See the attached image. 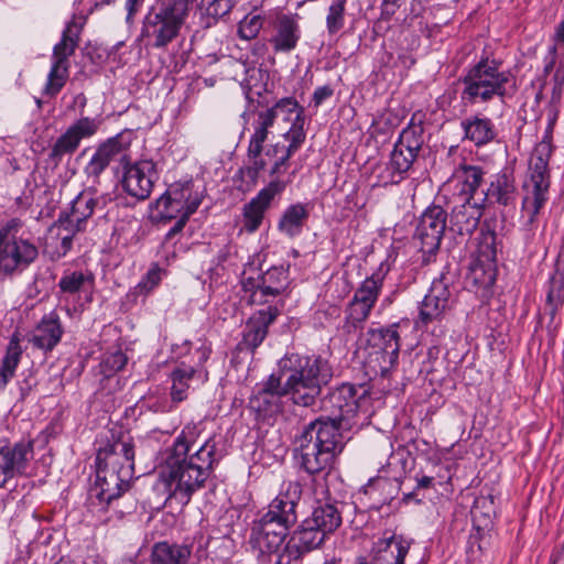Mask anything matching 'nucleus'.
<instances>
[{"instance_id":"nucleus-3","label":"nucleus","mask_w":564,"mask_h":564,"mask_svg":"<svg viewBox=\"0 0 564 564\" xmlns=\"http://www.w3.org/2000/svg\"><path fill=\"white\" fill-rule=\"evenodd\" d=\"M552 154V145L547 141H541L533 150L528 178L523 182L522 215L523 227L532 230L540 210L549 199L550 171L549 160Z\"/></svg>"},{"instance_id":"nucleus-56","label":"nucleus","mask_w":564,"mask_h":564,"mask_svg":"<svg viewBox=\"0 0 564 564\" xmlns=\"http://www.w3.org/2000/svg\"><path fill=\"white\" fill-rule=\"evenodd\" d=\"M262 24L263 22L260 15L246 17L239 23L238 34L243 40H252L259 34Z\"/></svg>"},{"instance_id":"nucleus-6","label":"nucleus","mask_w":564,"mask_h":564,"mask_svg":"<svg viewBox=\"0 0 564 564\" xmlns=\"http://www.w3.org/2000/svg\"><path fill=\"white\" fill-rule=\"evenodd\" d=\"M21 227V220L13 218L0 229V275L22 273L39 257L37 247L18 235Z\"/></svg>"},{"instance_id":"nucleus-11","label":"nucleus","mask_w":564,"mask_h":564,"mask_svg":"<svg viewBox=\"0 0 564 564\" xmlns=\"http://www.w3.org/2000/svg\"><path fill=\"white\" fill-rule=\"evenodd\" d=\"M97 481L91 495H95L99 502L110 506L130 488L133 473L130 471L128 464L123 468H113L104 464H97Z\"/></svg>"},{"instance_id":"nucleus-23","label":"nucleus","mask_w":564,"mask_h":564,"mask_svg":"<svg viewBox=\"0 0 564 564\" xmlns=\"http://www.w3.org/2000/svg\"><path fill=\"white\" fill-rule=\"evenodd\" d=\"M279 315V310L268 306L252 315L246 324L243 337L239 344L240 349L254 350L265 338L268 327Z\"/></svg>"},{"instance_id":"nucleus-45","label":"nucleus","mask_w":564,"mask_h":564,"mask_svg":"<svg viewBox=\"0 0 564 564\" xmlns=\"http://www.w3.org/2000/svg\"><path fill=\"white\" fill-rule=\"evenodd\" d=\"M61 229L62 242L59 248H56V258L64 257L73 246V238L79 231L84 230V226L77 225L75 221H70V218L64 213H61L58 219L54 223Z\"/></svg>"},{"instance_id":"nucleus-53","label":"nucleus","mask_w":564,"mask_h":564,"mask_svg":"<svg viewBox=\"0 0 564 564\" xmlns=\"http://www.w3.org/2000/svg\"><path fill=\"white\" fill-rule=\"evenodd\" d=\"M345 21V0L334 1L326 17L327 30L330 34L337 33L343 26Z\"/></svg>"},{"instance_id":"nucleus-16","label":"nucleus","mask_w":564,"mask_h":564,"mask_svg":"<svg viewBox=\"0 0 564 564\" xmlns=\"http://www.w3.org/2000/svg\"><path fill=\"white\" fill-rule=\"evenodd\" d=\"M127 148L128 145L122 141L120 134L100 143L84 167L87 180L94 184H99L100 175L111 162L118 160L122 165V162L126 161Z\"/></svg>"},{"instance_id":"nucleus-52","label":"nucleus","mask_w":564,"mask_h":564,"mask_svg":"<svg viewBox=\"0 0 564 564\" xmlns=\"http://www.w3.org/2000/svg\"><path fill=\"white\" fill-rule=\"evenodd\" d=\"M451 284V276L447 273H442L440 278L433 280L429 294H431L432 299H436L449 307L452 297Z\"/></svg>"},{"instance_id":"nucleus-60","label":"nucleus","mask_w":564,"mask_h":564,"mask_svg":"<svg viewBox=\"0 0 564 564\" xmlns=\"http://www.w3.org/2000/svg\"><path fill=\"white\" fill-rule=\"evenodd\" d=\"M62 242L61 229L58 226L53 224L48 228L47 237H46V247L52 249V256L56 258V248H59Z\"/></svg>"},{"instance_id":"nucleus-40","label":"nucleus","mask_w":564,"mask_h":564,"mask_svg":"<svg viewBox=\"0 0 564 564\" xmlns=\"http://www.w3.org/2000/svg\"><path fill=\"white\" fill-rule=\"evenodd\" d=\"M283 138L289 142V144L283 145L275 143L268 149L267 155L271 156L281 153L280 159H283V161L289 163L290 159L304 143L306 133L304 129L301 128V124L297 123L293 129H288L283 132Z\"/></svg>"},{"instance_id":"nucleus-48","label":"nucleus","mask_w":564,"mask_h":564,"mask_svg":"<svg viewBox=\"0 0 564 564\" xmlns=\"http://www.w3.org/2000/svg\"><path fill=\"white\" fill-rule=\"evenodd\" d=\"M373 307L361 303L355 299L348 304L345 317V327L350 332L361 328L364 323L368 319L370 312Z\"/></svg>"},{"instance_id":"nucleus-32","label":"nucleus","mask_w":564,"mask_h":564,"mask_svg":"<svg viewBox=\"0 0 564 564\" xmlns=\"http://www.w3.org/2000/svg\"><path fill=\"white\" fill-rule=\"evenodd\" d=\"M300 37L299 23L289 15H282L278 19L270 43L276 53H290L296 47Z\"/></svg>"},{"instance_id":"nucleus-28","label":"nucleus","mask_w":564,"mask_h":564,"mask_svg":"<svg viewBox=\"0 0 564 564\" xmlns=\"http://www.w3.org/2000/svg\"><path fill=\"white\" fill-rule=\"evenodd\" d=\"M564 304V253L557 256L554 272L547 282L545 314L550 317V325L554 324L557 312Z\"/></svg>"},{"instance_id":"nucleus-47","label":"nucleus","mask_w":564,"mask_h":564,"mask_svg":"<svg viewBox=\"0 0 564 564\" xmlns=\"http://www.w3.org/2000/svg\"><path fill=\"white\" fill-rule=\"evenodd\" d=\"M423 132L422 126H410L402 130L394 145L417 155L424 143Z\"/></svg>"},{"instance_id":"nucleus-44","label":"nucleus","mask_w":564,"mask_h":564,"mask_svg":"<svg viewBox=\"0 0 564 564\" xmlns=\"http://www.w3.org/2000/svg\"><path fill=\"white\" fill-rule=\"evenodd\" d=\"M95 207L96 199L84 192L76 196L72 202L70 210L64 212V214L70 218V221L85 227L86 220L93 215Z\"/></svg>"},{"instance_id":"nucleus-35","label":"nucleus","mask_w":564,"mask_h":564,"mask_svg":"<svg viewBox=\"0 0 564 564\" xmlns=\"http://www.w3.org/2000/svg\"><path fill=\"white\" fill-rule=\"evenodd\" d=\"M310 212L306 204H292L281 215L278 229L289 238L299 236L308 219Z\"/></svg>"},{"instance_id":"nucleus-29","label":"nucleus","mask_w":564,"mask_h":564,"mask_svg":"<svg viewBox=\"0 0 564 564\" xmlns=\"http://www.w3.org/2000/svg\"><path fill=\"white\" fill-rule=\"evenodd\" d=\"M517 195L518 191L513 173L505 169L494 176L482 198L502 206H509L514 204Z\"/></svg>"},{"instance_id":"nucleus-36","label":"nucleus","mask_w":564,"mask_h":564,"mask_svg":"<svg viewBox=\"0 0 564 564\" xmlns=\"http://www.w3.org/2000/svg\"><path fill=\"white\" fill-rule=\"evenodd\" d=\"M308 524H313L319 529L325 535L334 533L341 524V511L335 503L326 502L313 509L312 514L307 518Z\"/></svg>"},{"instance_id":"nucleus-37","label":"nucleus","mask_w":564,"mask_h":564,"mask_svg":"<svg viewBox=\"0 0 564 564\" xmlns=\"http://www.w3.org/2000/svg\"><path fill=\"white\" fill-rule=\"evenodd\" d=\"M416 154L406 152L394 145L391 152L390 163L387 166V175H381L383 185L398 184L403 180L404 173H406L412 166Z\"/></svg>"},{"instance_id":"nucleus-30","label":"nucleus","mask_w":564,"mask_h":564,"mask_svg":"<svg viewBox=\"0 0 564 564\" xmlns=\"http://www.w3.org/2000/svg\"><path fill=\"white\" fill-rule=\"evenodd\" d=\"M268 110L278 123V132L283 134V132L288 129H293L297 123L304 129V110L294 98H282L273 106L268 107Z\"/></svg>"},{"instance_id":"nucleus-41","label":"nucleus","mask_w":564,"mask_h":564,"mask_svg":"<svg viewBox=\"0 0 564 564\" xmlns=\"http://www.w3.org/2000/svg\"><path fill=\"white\" fill-rule=\"evenodd\" d=\"M291 538L302 547L303 551L308 553L321 546L327 535L321 532L315 525L311 523L308 524V519L306 518L292 533Z\"/></svg>"},{"instance_id":"nucleus-59","label":"nucleus","mask_w":564,"mask_h":564,"mask_svg":"<svg viewBox=\"0 0 564 564\" xmlns=\"http://www.w3.org/2000/svg\"><path fill=\"white\" fill-rule=\"evenodd\" d=\"M162 270L154 264L139 283V286L145 291L153 290L161 281Z\"/></svg>"},{"instance_id":"nucleus-19","label":"nucleus","mask_w":564,"mask_h":564,"mask_svg":"<svg viewBox=\"0 0 564 564\" xmlns=\"http://www.w3.org/2000/svg\"><path fill=\"white\" fill-rule=\"evenodd\" d=\"M484 172L476 165H459L444 185V191L452 192V200H478L476 192L482 182Z\"/></svg>"},{"instance_id":"nucleus-51","label":"nucleus","mask_w":564,"mask_h":564,"mask_svg":"<svg viewBox=\"0 0 564 564\" xmlns=\"http://www.w3.org/2000/svg\"><path fill=\"white\" fill-rule=\"evenodd\" d=\"M193 193V183H175L169 187V189L160 196V204L169 203L170 199L175 203L176 206H184L186 199L189 198V194Z\"/></svg>"},{"instance_id":"nucleus-42","label":"nucleus","mask_w":564,"mask_h":564,"mask_svg":"<svg viewBox=\"0 0 564 564\" xmlns=\"http://www.w3.org/2000/svg\"><path fill=\"white\" fill-rule=\"evenodd\" d=\"M22 349L17 339H11L7 352L0 366V392L4 390L9 381L14 377L20 362Z\"/></svg>"},{"instance_id":"nucleus-49","label":"nucleus","mask_w":564,"mask_h":564,"mask_svg":"<svg viewBox=\"0 0 564 564\" xmlns=\"http://www.w3.org/2000/svg\"><path fill=\"white\" fill-rule=\"evenodd\" d=\"M448 308L449 307L443 302L432 299L431 294L427 293L422 301L417 323L425 326L429 323L441 318Z\"/></svg>"},{"instance_id":"nucleus-5","label":"nucleus","mask_w":564,"mask_h":564,"mask_svg":"<svg viewBox=\"0 0 564 564\" xmlns=\"http://www.w3.org/2000/svg\"><path fill=\"white\" fill-rule=\"evenodd\" d=\"M188 10L189 0L158 2L143 20L142 36L150 40L154 48L166 47L177 37Z\"/></svg>"},{"instance_id":"nucleus-14","label":"nucleus","mask_w":564,"mask_h":564,"mask_svg":"<svg viewBox=\"0 0 564 564\" xmlns=\"http://www.w3.org/2000/svg\"><path fill=\"white\" fill-rule=\"evenodd\" d=\"M447 214L441 206L427 208L420 217L414 237L420 240L421 250L432 254L438 250L446 229Z\"/></svg>"},{"instance_id":"nucleus-61","label":"nucleus","mask_w":564,"mask_h":564,"mask_svg":"<svg viewBox=\"0 0 564 564\" xmlns=\"http://www.w3.org/2000/svg\"><path fill=\"white\" fill-rule=\"evenodd\" d=\"M202 204V196L199 194H195L193 195L189 194V198L186 199V203L184 204L183 206V214L182 216H184L185 218H189L191 215H193L197 208L199 207V205Z\"/></svg>"},{"instance_id":"nucleus-25","label":"nucleus","mask_w":564,"mask_h":564,"mask_svg":"<svg viewBox=\"0 0 564 564\" xmlns=\"http://www.w3.org/2000/svg\"><path fill=\"white\" fill-rule=\"evenodd\" d=\"M64 328L56 312L44 315L31 333L30 341L34 347L44 350H53L62 339Z\"/></svg>"},{"instance_id":"nucleus-57","label":"nucleus","mask_w":564,"mask_h":564,"mask_svg":"<svg viewBox=\"0 0 564 564\" xmlns=\"http://www.w3.org/2000/svg\"><path fill=\"white\" fill-rule=\"evenodd\" d=\"M231 2L232 0H202L200 7L209 17L220 18L231 10Z\"/></svg>"},{"instance_id":"nucleus-9","label":"nucleus","mask_w":564,"mask_h":564,"mask_svg":"<svg viewBox=\"0 0 564 564\" xmlns=\"http://www.w3.org/2000/svg\"><path fill=\"white\" fill-rule=\"evenodd\" d=\"M121 166L123 169L121 184L124 192L138 200L147 199L159 180L156 164L152 160H139L131 163L126 154V161Z\"/></svg>"},{"instance_id":"nucleus-55","label":"nucleus","mask_w":564,"mask_h":564,"mask_svg":"<svg viewBox=\"0 0 564 564\" xmlns=\"http://www.w3.org/2000/svg\"><path fill=\"white\" fill-rule=\"evenodd\" d=\"M127 361L126 355L120 350L106 355L100 362L101 372L104 376L110 377L120 371L126 366Z\"/></svg>"},{"instance_id":"nucleus-4","label":"nucleus","mask_w":564,"mask_h":564,"mask_svg":"<svg viewBox=\"0 0 564 564\" xmlns=\"http://www.w3.org/2000/svg\"><path fill=\"white\" fill-rule=\"evenodd\" d=\"M462 82V100L476 105L488 102L496 96L503 98L512 78L508 72L500 69L496 61L482 58L467 70Z\"/></svg>"},{"instance_id":"nucleus-39","label":"nucleus","mask_w":564,"mask_h":564,"mask_svg":"<svg viewBox=\"0 0 564 564\" xmlns=\"http://www.w3.org/2000/svg\"><path fill=\"white\" fill-rule=\"evenodd\" d=\"M251 127L252 134L250 137L249 143H251L252 148H254L257 151L260 144H264L269 133L278 131V123L275 122L268 108L260 109L254 113Z\"/></svg>"},{"instance_id":"nucleus-20","label":"nucleus","mask_w":564,"mask_h":564,"mask_svg":"<svg viewBox=\"0 0 564 564\" xmlns=\"http://www.w3.org/2000/svg\"><path fill=\"white\" fill-rule=\"evenodd\" d=\"M343 422L337 417L321 416L306 425L302 433L307 437L311 435L321 447L333 452L337 456L344 448L340 432Z\"/></svg>"},{"instance_id":"nucleus-26","label":"nucleus","mask_w":564,"mask_h":564,"mask_svg":"<svg viewBox=\"0 0 564 564\" xmlns=\"http://www.w3.org/2000/svg\"><path fill=\"white\" fill-rule=\"evenodd\" d=\"M451 224L459 235H470L478 227L479 219L482 215L485 199L478 200H452Z\"/></svg>"},{"instance_id":"nucleus-62","label":"nucleus","mask_w":564,"mask_h":564,"mask_svg":"<svg viewBox=\"0 0 564 564\" xmlns=\"http://www.w3.org/2000/svg\"><path fill=\"white\" fill-rule=\"evenodd\" d=\"M333 95V89L329 86L317 87L313 94V101L315 106H319L324 100Z\"/></svg>"},{"instance_id":"nucleus-31","label":"nucleus","mask_w":564,"mask_h":564,"mask_svg":"<svg viewBox=\"0 0 564 564\" xmlns=\"http://www.w3.org/2000/svg\"><path fill=\"white\" fill-rule=\"evenodd\" d=\"M464 131V140H468L476 147H482L492 142L497 137V130L491 119L479 115L465 118L460 122Z\"/></svg>"},{"instance_id":"nucleus-8","label":"nucleus","mask_w":564,"mask_h":564,"mask_svg":"<svg viewBox=\"0 0 564 564\" xmlns=\"http://www.w3.org/2000/svg\"><path fill=\"white\" fill-rule=\"evenodd\" d=\"M399 324L367 330L369 362H375L381 375L388 373L398 362L400 351Z\"/></svg>"},{"instance_id":"nucleus-58","label":"nucleus","mask_w":564,"mask_h":564,"mask_svg":"<svg viewBox=\"0 0 564 564\" xmlns=\"http://www.w3.org/2000/svg\"><path fill=\"white\" fill-rule=\"evenodd\" d=\"M155 210L158 212L159 216L163 219H174L177 217H181L183 214V207L176 206L172 199H170L169 203L161 205L160 204V197L155 202Z\"/></svg>"},{"instance_id":"nucleus-33","label":"nucleus","mask_w":564,"mask_h":564,"mask_svg":"<svg viewBox=\"0 0 564 564\" xmlns=\"http://www.w3.org/2000/svg\"><path fill=\"white\" fill-rule=\"evenodd\" d=\"M192 555V546L185 543L158 542L152 546V564H187Z\"/></svg>"},{"instance_id":"nucleus-43","label":"nucleus","mask_w":564,"mask_h":564,"mask_svg":"<svg viewBox=\"0 0 564 564\" xmlns=\"http://www.w3.org/2000/svg\"><path fill=\"white\" fill-rule=\"evenodd\" d=\"M93 283L94 278L90 273L66 271L58 281V289L62 294L74 295L90 288Z\"/></svg>"},{"instance_id":"nucleus-1","label":"nucleus","mask_w":564,"mask_h":564,"mask_svg":"<svg viewBox=\"0 0 564 564\" xmlns=\"http://www.w3.org/2000/svg\"><path fill=\"white\" fill-rule=\"evenodd\" d=\"M203 431L202 423H187L167 449L160 485L169 503L186 506L193 494L204 487L220 458L213 437L200 441Z\"/></svg>"},{"instance_id":"nucleus-7","label":"nucleus","mask_w":564,"mask_h":564,"mask_svg":"<svg viewBox=\"0 0 564 564\" xmlns=\"http://www.w3.org/2000/svg\"><path fill=\"white\" fill-rule=\"evenodd\" d=\"M79 43V31L75 24L68 23L63 31L62 39L53 47L52 66L43 94L55 97L65 86L69 77V57L74 55Z\"/></svg>"},{"instance_id":"nucleus-50","label":"nucleus","mask_w":564,"mask_h":564,"mask_svg":"<svg viewBox=\"0 0 564 564\" xmlns=\"http://www.w3.org/2000/svg\"><path fill=\"white\" fill-rule=\"evenodd\" d=\"M275 553V564H302L303 557L306 554L292 538L283 546L281 545Z\"/></svg>"},{"instance_id":"nucleus-54","label":"nucleus","mask_w":564,"mask_h":564,"mask_svg":"<svg viewBox=\"0 0 564 564\" xmlns=\"http://www.w3.org/2000/svg\"><path fill=\"white\" fill-rule=\"evenodd\" d=\"M258 148L259 149L257 151L254 148H252V144L249 143L247 149V155L251 163L249 166H247L246 173L253 181L258 178L260 172L263 171L267 165L265 161L261 158L263 145L260 144Z\"/></svg>"},{"instance_id":"nucleus-63","label":"nucleus","mask_w":564,"mask_h":564,"mask_svg":"<svg viewBox=\"0 0 564 564\" xmlns=\"http://www.w3.org/2000/svg\"><path fill=\"white\" fill-rule=\"evenodd\" d=\"M289 167V163L283 161V159H280V156L276 158V160L273 162L272 166L270 167L269 174L274 178H280L279 175L286 172Z\"/></svg>"},{"instance_id":"nucleus-17","label":"nucleus","mask_w":564,"mask_h":564,"mask_svg":"<svg viewBox=\"0 0 564 564\" xmlns=\"http://www.w3.org/2000/svg\"><path fill=\"white\" fill-rule=\"evenodd\" d=\"M367 397L368 389L366 386L357 387L351 383H343L329 393L328 398L324 401V408H327L326 403H329L330 408L338 411V415L334 417L349 421L358 413Z\"/></svg>"},{"instance_id":"nucleus-24","label":"nucleus","mask_w":564,"mask_h":564,"mask_svg":"<svg viewBox=\"0 0 564 564\" xmlns=\"http://www.w3.org/2000/svg\"><path fill=\"white\" fill-rule=\"evenodd\" d=\"M97 464L113 468H123L127 464L134 473V444L131 437H121L109 443L97 453Z\"/></svg>"},{"instance_id":"nucleus-18","label":"nucleus","mask_w":564,"mask_h":564,"mask_svg":"<svg viewBox=\"0 0 564 564\" xmlns=\"http://www.w3.org/2000/svg\"><path fill=\"white\" fill-rule=\"evenodd\" d=\"M292 525L281 523L263 514L251 529V542L261 553L271 554L279 551Z\"/></svg>"},{"instance_id":"nucleus-27","label":"nucleus","mask_w":564,"mask_h":564,"mask_svg":"<svg viewBox=\"0 0 564 564\" xmlns=\"http://www.w3.org/2000/svg\"><path fill=\"white\" fill-rule=\"evenodd\" d=\"M300 494V486L290 484L284 494H280L270 502L264 514L281 523L294 525L297 521L296 506Z\"/></svg>"},{"instance_id":"nucleus-64","label":"nucleus","mask_w":564,"mask_h":564,"mask_svg":"<svg viewBox=\"0 0 564 564\" xmlns=\"http://www.w3.org/2000/svg\"><path fill=\"white\" fill-rule=\"evenodd\" d=\"M194 541H196L198 543V546L196 550V554H197L198 558L205 557L206 549L209 543V536H205L203 533H197L194 536Z\"/></svg>"},{"instance_id":"nucleus-46","label":"nucleus","mask_w":564,"mask_h":564,"mask_svg":"<svg viewBox=\"0 0 564 564\" xmlns=\"http://www.w3.org/2000/svg\"><path fill=\"white\" fill-rule=\"evenodd\" d=\"M383 275L373 273L356 290L352 299L373 307L381 291Z\"/></svg>"},{"instance_id":"nucleus-12","label":"nucleus","mask_w":564,"mask_h":564,"mask_svg":"<svg viewBox=\"0 0 564 564\" xmlns=\"http://www.w3.org/2000/svg\"><path fill=\"white\" fill-rule=\"evenodd\" d=\"M293 445L294 457L306 473L313 475L325 471V476L329 474L336 458L333 452L321 447L311 435L307 437L303 433L294 438Z\"/></svg>"},{"instance_id":"nucleus-38","label":"nucleus","mask_w":564,"mask_h":564,"mask_svg":"<svg viewBox=\"0 0 564 564\" xmlns=\"http://www.w3.org/2000/svg\"><path fill=\"white\" fill-rule=\"evenodd\" d=\"M196 370L192 366L180 365L171 372V405L166 411H171L178 403L187 398L189 381L194 378Z\"/></svg>"},{"instance_id":"nucleus-13","label":"nucleus","mask_w":564,"mask_h":564,"mask_svg":"<svg viewBox=\"0 0 564 564\" xmlns=\"http://www.w3.org/2000/svg\"><path fill=\"white\" fill-rule=\"evenodd\" d=\"M97 130L96 119L89 117L78 119L56 139L48 153L50 161L58 165L64 156L76 152L83 139L93 137Z\"/></svg>"},{"instance_id":"nucleus-15","label":"nucleus","mask_w":564,"mask_h":564,"mask_svg":"<svg viewBox=\"0 0 564 564\" xmlns=\"http://www.w3.org/2000/svg\"><path fill=\"white\" fill-rule=\"evenodd\" d=\"M289 181L281 178L271 180L267 186L243 206V227L248 232H254L262 224L265 212L270 208L275 197L286 188Z\"/></svg>"},{"instance_id":"nucleus-34","label":"nucleus","mask_w":564,"mask_h":564,"mask_svg":"<svg viewBox=\"0 0 564 564\" xmlns=\"http://www.w3.org/2000/svg\"><path fill=\"white\" fill-rule=\"evenodd\" d=\"M411 542L402 535H391L379 542L377 562L379 564H404Z\"/></svg>"},{"instance_id":"nucleus-2","label":"nucleus","mask_w":564,"mask_h":564,"mask_svg":"<svg viewBox=\"0 0 564 564\" xmlns=\"http://www.w3.org/2000/svg\"><path fill=\"white\" fill-rule=\"evenodd\" d=\"M279 378L289 389L293 404L312 406L332 377V367L317 355L291 354L279 361Z\"/></svg>"},{"instance_id":"nucleus-22","label":"nucleus","mask_w":564,"mask_h":564,"mask_svg":"<svg viewBox=\"0 0 564 564\" xmlns=\"http://www.w3.org/2000/svg\"><path fill=\"white\" fill-rule=\"evenodd\" d=\"M32 454L31 443H17L13 447H0V488L26 468Z\"/></svg>"},{"instance_id":"nucleus-10","label":"nucleus","mask_w":564,"mask_h":564,"mask_svg":"<svg viewBox=\"0 0 564 564\" xmlns=\"http://www.w3.org/2000/svg\"><path fill=\"white\" fill-rule=\"evenodd\" d=\"M290 400L289 389L282 378L272 373L250 398V408L262 417H273L284 412Z\"/></svg>"},{"instance_id":"nucleus-21","label":"nucleus","mask_w":564,"mask_h":564,"mask_svg":"<svg viewBox=\"0 0 564 564\" xmlns=\"http://www.w3.org/2000/svg\"><path fill=\"white\" fill-rule=\"evenodd\" d=\"M288 272L283 267H273L262 276V284H256L251 279L243 281V289L250 292L249 301L252 304H263L268 296H278L285 289Z\"/></svg>"}]
</instances>
